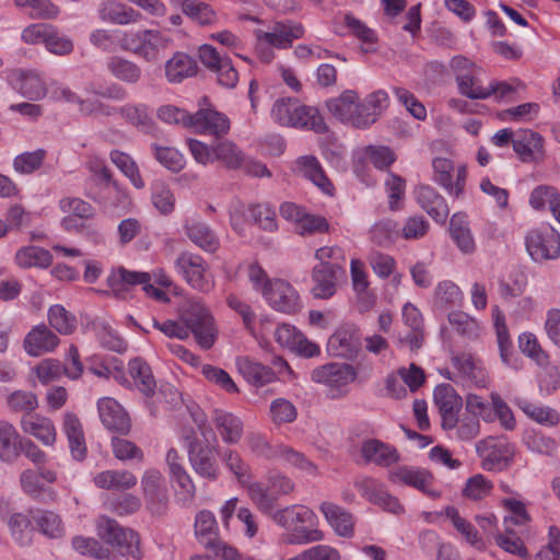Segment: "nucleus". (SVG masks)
Here are the masks:
<instances>
[{
  "label": "nucleus",
  "instance_id": "cd10ccee",
  "mask_svg": "<svg viewBox=\"0 0 560 560\" xmlns=\"http://www.w3.org/2000/svg\"><path fill=\"white\" fill-rule=\"evenodd\" d=\"M319 511L338 536L351 537L354 529V520L350 512L336 503L325 501L320 503Z\"/></svg>",
  "mask_w": 560,
  "mask_h": 560
},
{
  "label": "nucleus",
  "instance_id": "58836bf2",
  "mask_svg": "<svg viewBox=\"0 0 560 560\" xmlns=\"http://www.w3.org/2000/svg\"><path fill=\"white\" fill-rule=\"evenodd\" d=\"M194 533L198 542L206 549L220 538L218 523L211 511L201 510L196 514Z\"/></svg>",
  "mask_w": 560,
  "mask_h": 560
},
{
  "label": "nucleus",
  "instance_id": "69168bd1",
  "mask_svg": "<svg viewBox=\"0 0 560 560\" xmlns=\"http://www.w3.org/2000/svg\"><path fill=\"white\" fill-rule=\"evenodd\" d=\"M435 304L440 307L458 305L463 300V292L453 281H441L434 291Z\"/></svg>",
  "mask_w": 560,
  "mask_h": 560
},
{
  "label": "nucleus",
  "instance_id": "c756f323",
  "mask_svg": "<svg viewBox=\"0 0 560 560\" xmlns=\"http://www.w3.org/2000/svg\"><path fill=\"white\" fill-rule=\"evenodd\" d=\"M419 206L435 221L443 222L448 215V207L444 198L431 186L421 185L416 191Z\"/></svg>",
  "mask_w": 560,
  "mask_h": 560
},
{
  "label": "nucleus",
  "instance_id": "a878e982",
  "mask_svg": "<svg viewBox=\"0 0 560 560\" xmlns=\"http://www.w3.org/2000/svg\"><path fill=\"white\" fill-rule=\"evenodd\" d=\"M282 466L302 476L315 478L319 476L318 467L310 460L303 453L285 444H277V456Z\"/></svg>",
  "mask_w": 560,
  "mask_h": 560
},
{
  "label": "nucleus",
  "instance_id": "a18cd8bd",
  "mask_svg": "<svg viewBox=\"0 0 560 560\" xmlns=\"http://www.w3.org/2000/svg\"><path fill=\"white\" fill-rule=\"evenodd\" d=\"M101 18L113 24L126 25L136 23L141 14L122 2L108 0L102 4L100 10Z\"/></svg>",
  "mask_w": 560,
  "mask_h": 560
},
{
  "label": "nucleus",
  "instance_id": "13d9d810",
  "mask_svg": "<svg viewBox=\"0 0 560 560\" xmlns=\"http://www.w3.org/2000/svg\"><path fill=\"white\" fill-rule=\"evenodd\" d=\"M345 24L350 32L362 42L364 52H371L376 49L377 37L373 30L369 28L364 23L350 14L345 16Z\"/></svg>",
  "mask_w": 560,
  "mask_h": 560
},
{
  "label": "nucleus",
  "instance_id": "dca6fc26",
  "mask_svg": "<svg viewBox=\"0 0 560 560\" xmlns=\"http://www.w3.org/2000/svg\"><path fill=\"white\" fill-rule=\"evenodd\" d=\"M304 34V27L295 22H277L270 31H257L256 37L260 44H267L270 47L285 49L291 47L294 39L301 38Z\"/></svg>",
  "mask_w": 560,
  "mask_h": 560
},
{
  "label": "nucleus",
  "instance_id": "72a5a7b5",
  "mask_svg": "<svg viewBox=\"0 0 560 560\" xmlns=\"http://www.w3.org/2000/svg\"><path fill=\"white\" fill-rule=\"evenodd\" d=\"M327 349L331 355L352 358L358 351L355 328L351 326L340 327L328 339Z\"/></svg>",
  "mask_w": 560,
  "mask_h": 560
},
{
  "label": "nucleus",
  "instance_id": "9d476101",
  "mask_svg": "<svg viewBox=\"0 0 560 560\" xmlns=\"http://www.w3.org/2000/svg\"><path fill=\"white\" fill-rule=\"evenodd\" d=\"M141 489L147 508L153 514H163L168 503V490L163 474L156 468H148L141 477Z\"/></svg>",
  "mask_w": 560,
  "mask_h": 560
},
{
  "label": "nucleus",
  "instance_id": "ddd939ff",
  "mask_svg": "<svg viewBox=\"0 0 560 560\" xmlns=\"http://www.w3.org/2000/svg\"><path fill=\"white\" fill-rule=\"evenodd\" d=\"M452 365L456 377L468 386L485 388L489 384V375L482 362L471 353L458 352L452 355Z\"/></svg>",
  "mask_w": 560,
  "mask_h": 560
},
{
  "label": "nucleus",
  "instance_id": "20e7f679",
  "mask_svg": "<svg viewBox=\"0 0 560 560\" xmlns=\"http://www.w3.org/2000/svg\"><path fill=\"white\" fill-rule=\"evenodd\" d=\"M155 283L162 288H170L173 284L171 277L162 268H155L150 272L131 271L124 267L112 270L107 277L108 288L115 296L125 299L129 289L137 283Z\"/></svg>",
  "mask_w": 560,
  "mask_h": 560
},
{
  "label": "nucleus",
  "instance_id": "423d86ee",
  "mask_svg": "<svg viewBox=\"0 0 560 560\" xmlns=\"http://www.w3.org/2000/svg\"><path fill=\"white\" fill-rule=\"evenodd\" d=\"M174 269L192 289L208 293L214 288V278L207 261L198 254L182 252L174 260Z\"/></svg>",
  "mask_w": 560,
  "mask_h": 560
},
{
  "label": "nucleus",
  "instance_id": "9b49d317",
  "mask_svg": "<svg viewBox=\"0 0 560 560\" xmlns=\"http://www.w3.org/2000/svg\"><path fill=\"white\" fill-rule=\"evenodd\" d=\"M526 249L535 261L556 259L560 254V236L551 228L532 230L526 235Z\"/></svg>",
  "mask_w": 560,
  "mask_h": 560
},
{
  "label": "nucleus",
  "instance_id": "4be33fe9",
  "mask_svg": "<svg viewBox=\"0 0 560 560\" xmlns=\"http://www.w3.org/2000/svg\"><path fill=\"white\" fill-rule=\"evenodd\" d=\"M98 416L104 427L109 431L128 433L130 419L117 400L110 397L101 398L97 402Z\"/></svg>",
  "mask_w": 560,
  "mask_h": 560
},
{
  "label": "nucleus",
  "instance_id": "7ed1b4c3",
  "mask_svg": "<svg viewBox=\"0 0 560 560\" xmlns=\"http://www.w3.org/2000/svg\"><path fill=\"white\" fill-rule=\"evenodd\" d=\"M180 318L188 325L196 343L202 350H210L214 346L219 328L211 311L200 298L186 301L180 310Z\"/></svg>",
  "mask_w": 560,
  "mask_h": 560
},
{
  "label": "nucleus",
  "instance_id": "c85d7f7f",
  "mask_svg": "<svg viewBox=\"0 0 560 560\" xmlns=\"http://www.w3.org/2000/svg\"><path fill=\"white\" fill-rule=\"evenodd\" d=\"M21 428L24 433L34 436L46 446H52L56 442V428L49 418L39 415L23 416Z\"/></svg>",
  "mask_w": 560,
  "mask_h": 560
},
{
  "label": "nucleus",
  "instance_id": "412c9836",
  "mask_svg": "<svg viewBox=\"0 0 560 560\" xmlns=\"http://www.w3.org/2000/svg\"><path fill=\"white\" fill-rule=\"evenodd\" d=\"M342 265L318 264L313 268L312 293L316 299H329L337 291V281L343 275Z\"/></svg>",
  "mask_w": 560,
  "mask_h": 560
},
{
  "label": "nucleus",
  "instance_id": "09e8293b",
  "mask_svg": "<svg viewBox=\"0 0 560 560\" xmlns=\"http://www.w3.org/2000/svg\"><path fill=\"white\" fill-rule=\"evenodd\" d=\"M32 520L36 524L39 533L48 538L58 539L65 535L62 520L52 511L37 510L33 512Z\"/></svg>",
  "mask_w": 560,
  "mask_h": 560
},
{
  "label": "nucleus",
  "instance_id": "7c9ffc66",
  "mask_svg": "<svg viewBox=\"0 0 560 560\" xmlns=\"http://www.w3.org/2000/svg\"><path fill=\"white\" fill-rule=\"evenodd\" d=\"M361 455L368 463L382 467H388L399 460L397 450L376 439H370L362 443Z\"/></svg>",
  "mask_w": 560,
  "mask_h": 560
},
{
  "label": "nucleus",
  "instance_id": "338daca9",
  "mask_svg": "<svg viewBox=\"0 0 560 560\" xmlns=\"http://www.w3.org/2000/svg\"><path fill=\"white\" fill-rule=\"evenodd\" d=\"M220 161L228 168H238L244 155L242 151L231 141H221L215 145L214 162Z\"/></svg>",
  "mask_w": 560,
  "mask_h": 560
},
{
  "label": "nucleus",
  "instance_id": "5701e85b",
  "mask_svg": "<svg viewBox=\"0 0 560 560\" xmlns=\"http://www.w3.org/2000/svg\"><path fill=\"white\" fill-rule=\"evenodd\" d=\"M448 232L451 240L462 254L472 255L477 250V243L466 213L456 212L451 217Z\"/></svg>",
  "mask_w": 560,
  "mask_h": 560
},
{
  "label": "nucleus",
  "instance_id": "a19ab883",
  "mask_svg": "<svg viewBox=\"0 0 560 560\" xmlns=\"http://www.w3.org/2000/svg\"><path fill=\"white\" fill-rule=\"evenodd\" d=\"M236 365L246 381L255 386H264L276 381V373L269 366L253 361L248 357L238 358Z\"/></svg>",
  "mask_w": 560,
  "mask_h": 560
},
{
  "label": "nucleus",
  "instance_id": "b1692460",
  "mask_svg": "<svg viewBox=\"0 0 560 560\" xmlns=\"http://www.w3.org/2000/svg\"><path fill=\"white\" fill-rule=\"evenodd\" d=\"M295 172L312 182L325 195L334 196L335 187L314 155L300 156L295 162Z\"/></svg>",
  "mask_w": 560,
  "mask_h": 560
},
{
  "label": "nucleus",
  "instance_id": "6e6552de",
  "mask_svg": "<svg viewBox=\"0 0 560 560\" xmlns=\"http://www.w3.org/2000/svg\"><path fill=\"white\" fill-rule=\"evenodd\" d=\"M476 451L486 470L505 469L514 456V445L504 438L489 436L476 444Z\"/></svg>",
  "mask_w": 560,
  "mask_h": 560
},
{
  "label": "nucleus",
  "instance_id": "052dcab7",
  "mask_svg": "<svg viewBox=\"0 0 560 560\" xmlns=\"http://www.w3.org/2000/svg\"><path fill=\"white\" fill-rule=\"evenodd\" d=\"M172 479L177 485V490L175 492L176 502L183 508L192 506L197 489L190 475L185 471L172 477Z\"/></svg>",
  "mask_w": 560,
  "mask_h": 560
},
{
  "label": "nucleus",
  "instance_id": "f8f14e48",
  "mask_svg": "<svg viewBox=\"0 0 560 560\" xmlns=\"http://www.w3.org/2000/svg\"><path fill=\"white\" fill-rule=\"evenodd\" d=\"M433 179L442 186L450 195L459 197L464 194L467 168L459 165L455 168L452 160L446 158H435L432 161Z\"/></svg>",
  "mask_w": 560,
  "mask_h": 560
},
{
  "label": "nucleus",
  "instance_id": "f704fd0d",
  "mask_svg": "<svg viewBox=\"0 0 560 560\" xmlns=\"http://www.w3.org/2000/svg\"><path fill=\"white\" fill-rule=\"evenodd\" d=\"M493 317L501 360L505 365L518 370L521 368L520 359L514 355L512 341L505 325L504 315L499 311L498 307H495L493 310Z\"/></svg>",
  "mask_w": 560,
  "mask_h": 560
},
{
  "label": "nucleus",
  "instance_id": "aec40b11",
  "mask_svg": "<svg viewBox=\"0 0 560 560\" xmlns=\"http://www.w3.org/2000/svg\"><path fill=\"white\" fill-rule=\"evenodd\" d=\"M277 342L302 357L313 358L319 354V347L307 340L302 332L289 324L279 325L275 331Z\"/></svg>",
  "mask_w": 560,
  "mask_h": 560
},
{
  "label": "nucleus",
  "instance_id": "2f4dec72",
  "mask_svg": "<svg viewBox=\"0 0 560 560\" xmlns=\"http://www.w3.org/2000/svg\"><path fill=\"white\" fill-rule=\"evenodd\" d=\"M62 431L68 439L72 457L77 460H83L88 452L86 443L81 421L74 413H65Z\"/></svg>",
  "mask_w": 560,
  "mask_h": 560
},
{
  "label": "nucleus",
  "instance_id": "3c124183",
  "mask_svg": "<svg viewBox=\"0 0 560 560\" xmlns=\"http://www.w3.org/2000/svg\"><path fill=\"white\" fill-rule=\"evenodd\" d=\"M359 100L354 91L347 90L338 97L327 101L329 113L339 121L350 125L352 113L355 109V102Z\"/></svg>",
  "mask_w": 560,
  "mask_h": 560
},
{
  "label": "nucleus",
  "instance_id": "e2e57ef3",
  "mask_svg": "<svg viewBox=\"0 0 560 560\" xmlns=\"http://www.w3.org/2000/svg\"><path fill=\"white\" fill-rule=\"evenodd\" d=\"M46 158L44 149H37L32 152H23L13 160V168L16 173L28 175L37 171Z\"/></svg>",
  "mask_w": 560,
  "mask_h": 560
},
{
  "label": "nucleus",
  "instance_id": "680f3d73",
  "mask_svg": "<svg viewBox=\"0 0 560 560\" xmlns=\"http://www.w3.org/2000/svg\"><path fill=\"white\" fill-rule=\"evenodd\" d=\"M247 217L260 229L275 232L278 229L276 213L268 205H250L247 207Z\"/></svg>",
  "mask_w": 560,
  "mask_h": 560
},
{
  "label": "nucleus",
  "instance_id": "0eeeda50",
  "mask_svg": "<svg viewBox=\"0 0 560 560\" xmlns=\"http://www.w3.org/2000/svg\"><path fill=\"white\" fill-rule=\"evenodd\" d=\"M313 382L327 388L331 398H340L348 393V386L357 378V371L348 363H328L312 371Z\"/></svg>",
  "mask_w": 560,
  "mask_h": 560
},
{
  "label": "nucleus",
  "instance_id": "0e129e2a",
  "mask_svg": "<svg viewBox=\"0 0 560 560\" xmlns=\"http://www.w3.org/2000/svg\"><path fill=\"white\" fill-rule=\"evenodd\" d=\"M459 93L471 100H485L491 95L492 90L480 85L479 80L469 73H456Z\"/></svg>",
  "mask_w": 560,
  "mask_h": 560
},
{
  "label": "nucleus",
  "instance_id": "6ab92c4d",
  "mask_svg": "<svg viewBox=\"0 0 560 560\" xmlns=\"http://www.w3.org/2000/svg\"><path fill=\"white\" fill-rule=\"evenodd\" d=\"M190 127L201 135L222 137L230 130V119L212 107L200 108L191 116Z\"/></svg>",
  "mask_w": 560,
  "mask_h": 560
},
{
  "label": "nucleus",
  "instance_id": "774afa93",
  "mask_svg": "<svg viewBox=\"0 0 560 560\" xmlns=\"http://www.w3.org/2000/svg\"><path fill=\"white\" fill-rule=\"evenodd\" d=\"M7 405L12 411L28 416L38 407V399L32 392L15 390L7 397Z\"/></svg>",
  "mask_w": 560,
  "mask_h": 560
},
{
  "label": "nucleus",
  "instance_id": "603ef678",
  "mask_svg": "<svg viewBox=\"0 0 560 560\" xmlns=\"http://www.w3.org/2000/svg\"><path fill=\"white\" fill-rule=\"evenodd\" d=\"M48 323L50 327L61 335H71L77 328V318L62 305L55 304L48 310Z\"/></svg>",
  "mask_w": 560,
  "mask_h": 560
},
{
  "label": "nucleus",
  "instance_id": "864d4df0",
  "mask_svg": "<svg viewBox=\"0 0 560 560\" xmlns=\"http://www.w3.org/2000/svg\"><path fill=\"white\" fill-rule=\"evenodd\" d=\"M12 538L20 546H28L33 539L31 518L23 513H13L8 520Z\"/></svg>",
  "mask_w": 560,
  "mask_h": 560
},
{
  "label": "nucleus",
  "instance_id": "ea45409f",
  "mask_svg": "<svg viewBox=\"0 0 560 560\" xmlns=\"http://www.w3.org/2000/svg\"><path fill=\"white\" fill-rule=\"evenodd\" d=\"M95 486L104 490H129L137 485V477L128 470H104L93 478Z\"/></svg>",
  "mask_w": 560,
  "mask_h": 560
},
{
  "label": "nucleus",
  "instance_id": "de8ad7c7",
  "mask_svg": "<svg viewBox=\"0 0 560 560\" xmlns=\"http://www.w3.org/2000/svg\"><path fill=\"white\" fill-rule=\"evenodd\" d=\"M513 149L523 162H536L542 153V138L535 132H525L513 140Z\"/></svg>",
  "mask_w": 560,
  "mask_h": 560
},
{
  "label": "nucleus",
  "instance_id": "5fc2aeb1",
  "mask_svg": "<svg viewBox=\"0 0 560 560\" xmlns=\"http://www.w3.org/2000/svg\"><path fill=\"white\" fill-rule=\"evenodd\" d=\"M221 459L238 482L246 485L252 480L250 467L237 451L232 448L224 450L221 453Z\"/></svg>",
  "mask_w": 560,
  "mask_h": 560
},
{
  "label": "nucleus",
  "instance_id": "c9c22d12",
  "mask_svg": "<svg viewBox=\"0 0 560 560\" xmlns=\"http://www.w3.org/2000/svg\"><path fill=\"white\" fill-rule=\"evenodd\" d=\"M197 72L198 65L196 60L185 52L174 54L165 63V75L171 83H179L196 75Z\"/></svg>",
  "mask_w": 560,
  "mask_h": 560
},
{
  "label": "nucleus",
  "instance_id": "49530a36",
  "mask_svg": "<svg viewBox=\"0 0 560 560\" xmlns=\"http://www.w3.org/2000/svg\"><path fill=\"white\" fill-rule=\"evenodd\" d=\"M172 39L158 30H143L140 56L147 61H156Z\"/></svg>",
  "mask_w": 560,
  "mask_h": 560
},
{
  "label": "nucleus",
  "instance_id": "2eb2a0df",
  "mask_svg": "<svg viewBox=\"0 0 560 560\" xmlns=\"http://www.w3.org/2000/svg\"><path fill=\"white\" fill-rule=\"evenodd\" d=\"M433 399L440 411L443 429H455L457 423V413L463 406L462 397L456 393L452 385L440 384L434 389Z\"/></svg>",
  "mask_w": 560,
  "mask_h": 560
},
{
  "label": "nucleus",
  "instance_id": "f3484780",
  "mask_svg": "<svg viewBox=\"0 0 560 560\" xmlns=\"http://www.w3.org/2000/svg\"><path fill=\"white\" fill-rule=\"evenodd\" d=\"M266 301L277 311L293 313L299 307V294L287 281L275 279L262 288Z\"/></svg>",
  "mask_w": 560,
  "mask_h": 560
},
{
  "label": "nucleus",
  "instance_id": "f03ea898",
  "mask_svg": "<svg viewBox=\"0 0 560 560\" xmlns=\"http://www.w3.org/2000/svg\"><path fill=\"white\" fill-rule=\"evenodd\" d=\"M200 434L205 439L192 438L187 446L188 459L192 470L202 479L215 481L220 477L217 460L218 441L212 429L206 423H198Z\"/></svg>",
  "mask_w": 560,
  "mask_h": 560
},
{
  "label": "nucleus",
  "instance_id": "6e6d98bb",
  "mask_svg": "<svg viewBox=\"0 0 560 560\" xmlns=\"http://www.w3.org/2000/svg\"><path fill=\"white\" fill-rule=\"evenodd\" d=\"M15 7L30 9V16L37 20H54L59 13L58 5L50 0H13Z\"/></svg>",
  "mask_w": 560,
  "mask_h": 560
},
{
  "label": "nucleus",
  "instance_id": "79ce46f5",
  "mask_svg": "<svg viewBox=\"0 0 560 560\" xmlns=\"http://www.w3.org/2000/svg\"><path fill=\"white\" fill-rule=\"evenodd\" d=\"M303 110L302 103L298 98L283 97L277 100L271 108V118L283 127L301 125L299 113Z\"/></svg>",
  "mask_w": 560,
  "mask_h": 560
},
{
  "label": "nucleus",
  "instance_id": "473e14b6",
  "mask_svg": "<svg viewBox=\"0 0 560 560\" xmlns=\"http://www.w3.org/2000/svg\"><path fill=\"white\" fill-rule=\"evenodd\" d=\"M14 262L22 269H46L52 264L51 253L40 246L26 245L20 247L14 255Z\"/></svg>",
  "mask_w": 560,
  "mask_h": 560
},
{
  "label": "nucleus",
  "instance_id": "8fccbe9b",
  "mask_svg": "<svg viewBox=\"0 0 560 560\" xmlns=\"http://www.w3.org/2000/svg\"><path fill=\"white\" fill-rule=\"evenodd\" d=\"M128 371L141 393L145 396L154 394L156 383L150 365L144 360L140 358L130 360Z\"/></svg>",
  "mask_w": 560,
  "mask_h": 560
},
{
  "label": "nucleus",
  "instance_id": "4468645a",
  "mask_svg": "<svg viewBox=\"0 0 560 560\" xmlns=\"http://www.w3.org/2000/svg\"><path fill=\"white\" fill-rule=\"evenodd\" d=\"M388 480L413 487L433 499L440 497V492L433 489L432 474L423 468L399 466L388 471Z\"/></svg>",
  "mask_w": 560,
  "mask_h": 560
},
{
  "label": "nucleus",
  "instance_id": "4d7b16f0",
  "mask_svg": "<svg viewBox=\"0 0 560 560\" xmlns=\"http://www.w3.org/2000/svg\"><path fill=\"white\" fill-rule=\"evenodd\" d=\"M110 160L137 189L144 187L138 165L129 154L119 150H113L110 152Z\"/></svg>",
  "mask_w": 560,
  "mask_h": 560
},
{
  "label": "nucleus",
  "instance_id": "c03bdc74",
  "mask_svg": "<svg viewBox=\"0 0 560 560\" xmlns=\"http://www.w3.org/2000/svg\"><path fill=\"white\" fill-rule=\"evenodd\" d=\"M106 68L115 79L127 84L138 83L142 75L141 68L136 62L121 56L109 57Z\"/></svg>",
  "mask_w": 560,
  "mask_h": 560
},
{
  "label": "nucleus",
  "instance_id": "a211bd4d",
  "mask_svg": "<svg viewBox=\"0 0 560 560\" xmlns=\"http://www.w3.org/2000/svg\"><path fill=\"white\" fill-rule=\"evenodd\" d=\"M60 345V338L45 324L31 328L23 339L24 351L33 358L54 352Z\"/></svg>",
  "mask_w": 560,
  "mask_h": 560
},
{
  "label": "nucleus",
  "instance_id": "393cba45",
  "mask_svg": "<svg viewBox=\"0 0 560 560\" xmlns=\"http://www.w3.org/2000/svg\"><path fill=\"white\" fill-rule=\"evenodd\" d=\"M215 431L226 444H237L244 433L243 420L229 411L214 409L211 416Z\"/></svg>",
  "mask_w": 560,
  "mask_h": 560
},
{
  "label": "nucleus",
  "instance_id": "bf43d9fd",
  "mask_svg": "<svg viewBox=\"0 0 560 560\" xmlns=\"http://www.w3.org/2000/svg\"><path fill=\"white\" fill-rule=\"evenodd\" d=\"M151 150L156 161L172 172H179L185 166L184 155L174 148L152 143Z\"/></svg>",
  "mask_w": 560,
  "mask_h": 560
},
{
  "label": "nucleus",
  "instance_id": "bb28decb",
  "mask_svg": "<svg viewBox=\"0 0 560 560\" xmlns=\"http://www.w3.org/2000/svg\"><path fill=\"white\" fill-rule=\"evenodd\" d=\"M445 515L453 524L455 529L465 538V540L477 549L483 548L482 539L475 526L462 517L454 506H446L442 512L425 513L427 522H434L438 517Z\"/></svg>",
  "mask_w": 560,
  "mask_h": 560
},
{
  "label": "nucleus",
  "instance_id": "39448f33",
  "mask_svg": "<svg viewBox=\"0 0 560 560\" xmlns=\"http://www.w3.org/2000/svg\"><path fill=\"white\" fill-rule=\"evenodd\" d=\"M97 535L106 544L117 548L122 556L141 559L140 537L131 528L120 526L115 520L101 516L96 523Z\"/></svg>",
  "mask_w": 560,
  "mask_h": 560
},
{
  "label": "nucleus",
  "instance_id": "e433bc0d",
  "mask_svg": "<svg viewBox=\"0 0 560 560\" xmlns=\"http://www.w3.org/2000/svg\"><path fill=\"white\" fill-rule=\"evenodd\" d=\"M23 440L14 425L5 420H0V459L13 463L21 454Z\"/></svg>",
  "mask_w": 560,
  "mask_h": 560
},
{
  "label": "nucleus",
  "instance_id": "1a4fd4ad",
  "mask_svg": "<svg viewBox=\"0 0 560 560\" xmlns=\"http://www.w3.org/2000/svg\"><path fill=\"white\" fill-rule=\"evenodd\" d=\"M201 63L217 74L218 82L228 89H233L238 82V73L230 57L221 55L213 46L203 44L198 49Z\"/></svg>",
  "mask_w": 560,
  "mask_h": 560
},
{
  "label": "nucleus",
  "instance_id": "37998d69",
  "mask_svg": "<svg viewBox=\"0 0 560 560\" xmlns=\"http://www.w3.org/2000/svg\"><path fill=\"white\" fill-rule=\"evenodd\" d=\"M185 231L188 238L205 252L214 253L220 246L218 236L205 222H187Z\"/></svg>",
  "mask_w": 560,
  "mask_h": 560
},
{
  "label": "nucleus",
  "instance_id": "f257e3e1",
  "mask_svg": "<svg viewBox=\"0 0 560 560\" xmlns=\"http://www.w3.org/2000/svg\"><path fill=\"white\" fill-rule=\"evenodd\" d=\"M271 520L285 529L280 536L284 545H306L324 539V533L318 528H307L317 521L315 512L304 504H291L270 513Z\"/></svg>",
  "mask_w": 560,
  "mask_h": 560
},
{
  "label": "nucleus",
  "instance_id": "4c0bfd02",
  "mask_svg": "<svg viewBox=\"0 0 560 560\" xmlns=\"http://www.w3.org/2000/svg\"><path fill=\"white\" fill-rule=\"evenodd\" d=\"M502 504L508 511V515L504 517V528L506 532L512 533V530H516L520 534H527L530 516L525 503L514 498H506L503 499Z\"/></svg>",
  "mask_w": 560,
  "mask_h": 560
}]
</instances>
